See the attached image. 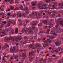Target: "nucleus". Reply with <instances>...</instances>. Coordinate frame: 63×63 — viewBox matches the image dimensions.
Here are the masks:
<instances>
[{"mask_svg": "<svg viewBox=\"0 0 63 63\" xmlns=\"http://www.w3.org/2000/svg\"><path fill=\"white\" fill-rule=\"evenodd\" d=\"M22 56H23V57H25L26 56V54L25 53H23L22 55Z\"/></svg>", "mask_w": 63, "mask_h": 63, "instance_id": "32", "label": "nucleus"}, {"mask_svg": "<svg viewBox=\"0 0 63 63\" xmlns=\"http://www.w3.org/2000/svg\"><path fill=\"white\" fill-rule=\"evenodd\" d=\"M47 27H48V26H45L44 27V28L45 29H46V28H47Z\"/></svg>", "mask_w": 63, "mask_h": 63, "instance_id": "47", "label": "nucleus"}, {"mask_svg": "<svg viewBox=\"0 0 63 63\" xmlns=\"http://www.w3.org/2000/svg\"><path fill=\"white\" fill-rule=\"evenodd\" d=\"M38 42H40L41 41V39H40V38H39L38 39Z\"/></svg>", "mask_w": 63, "mask_h": 63, "instance_id": "41", "label": "nucleus"}, {"mask_svg": "<svg viewBox=\"0 0 63 63\" xmlns=\"http://www.w3.org/2000/svg\"><path fill=\"white\" fill-rule=\"evenodd\" d=\"M50 1V0H46V2L47 3V2H49Z\"/></svg>", "mask_w": 63, "mask_h": 63, "instance_id": "54", "label": "nucleus"}, {"mask_svg": "<svg viewBox=\"0 0 63 63\" xmlns=\"http://www.w3.org/2000/svg\"><path fill=\"white\" fill-rule=\"evenodd\" d=\"M18 28H17L15 30V34H17L18 33Z\"/></svg>", "mask_w": 63, "mask_h": 63, "instance_id": "16", "label": "nucleus"}, {"mask_svg": "<svg viewBox=\"0 0 63 63\" xmlns=\"http://www.w3.org/2000/svg\"><path fill=\"white\" fill-rule=\"evenodd\" d=\"M21 25H22V23H20L19 24V26H21Z\"/></svg>", "mask_w": 63, "mask_h": 63, "instance_id": "55", "label": "nucleus"}, {"mask_svg": "<svg viewBox=\"0 0 63 63\" xmlns=\"http://www.w3.org/2000/svg\"><path fill=\"white\" fill-rule=\"evenodd\" d=\"M58 49L59 51H62L63 49V47H60L58 48Z\"/></svg>", "mask_w": 63, "mask_h": 63, "instance_id": "13", "label": "nucleus"}, {"mask_svg": "<svg viewBox=\"0 0 63 63\" xmlns=\"http://www.w3.org/2000/svg\"><path fill=\"white\" fill-rule=\"evenodd\" d=\"M47 41H48V42H49V43H51V40H50V39H47Z\"/></svg>", "mask_w": 63, "mask_h": 63, "instance_id": "39", "label": "nucleus"}, {"mask_svg": "<svg viewBox=\"0 0 63 63\" xmlns=\"http://www.w3.org/2000/svg\"><path fill=\"white\" fill-rule=\"evenodd\" d=\"M33 47H34V44L33 43H32V44H30L29 45V47L30 48H32Z\"/></svg>", "mask_w": 63, "mask_h": 63, "instance_id": "15", "label": "nucleus"}, {"mask_svg": "<svg viewBox=\"0 0 63 63\" xmlns=\"http://www.w3.org/2000/svg\"><path fill=\"white\" fill-rule=\"evenodd\" d=\"M36 47H38V49L39 50H42L43 49V47L41 45H39V43H36Z\"/></svg>", "mask_w": 63, "mask_h": 63, "instance_id": "1", "label": "nucleus"}, {"mask_svg": "<svg viewBox=\"0 0 63 63\" xmlns=\"http://www.w3.org/2000/svg\"><path fill=\"white\" fill-rule=\"evenodd\" d=\"M53 35H54L55 36H57V34H56L55 33H55H54Z\"/></svg>", "mask_w": 63, "mask_h": 63, "instance_id": "58", "label": "nucleus"}, {"mask_svg": "<svg viewBox=\"0 0 63 63\" xmlns=\"http://www.w3.org/2000/svg\"><path fill=\"white\" fill-rule=\"evenodd\" d=\"M42 7V5L39 4L38 6V7L40 10H42V9H43L44 8Z\"/></svg>", "mask_w": 63, "mask_h": 63, "instance_id": "12", "label": "nucleus"}, {"mask_svg": "<svg viewBox=\"0 0 63 63\" xmlns=\"http://www.w3.org/2000/svg\"><path fill=\"white\" fill-rule=\"evenodd\" d=\"M55 50H54V49H52V50L51 51V52H52V53H54V52H55Z\"/></svg>", "mask_w": 63, "mask_h": 63, "instance_id": "37", "label": "nucleus"}, {"mask_svg": "<svg viewBox=\"0 0 63 63\" xmlns=\"http://www.w3.org/2000/svg\"><path fill=\"white\" fill-rule=\"evenodd\" d=\"M8 40H12V37H9L8 38Z\"/></svg>", "mask_w": 63, "mask_h": 63, "instance_id": "53", "label": "nucleus"}, {"mask_svg": "<svg viewBox=\"0 0 63 63\" xmlns=\"http://www.w3.org/2000/svg\"><path fill=\"white\" fill-rule=\"evenodd\" d=\"M12 22L13 25H16V21H15L14 20H13L12 21Z\"/></svg>", "mask_w": 63, "mask_h": 63, "instance_id": "21", "label": "nucleus"}, {"mask_svg": "<svg viewBox=\"0 0 63 63\" xmlns=\"http://www.w3.org/2000/svg\"><path fill=\"white\" fill-rule=\"evenodd\" d=\"M5 47H9V45L7 44V43H6L5 44Z\"/></svg>", "mask_w": 63, "mask_h": 63, "instance_id": "34", "label": "nucleus"}, {"mask_svg": "<svg viewBox=\"0 0 63 63\" xmlns=\"http://www.w3.org/2000/svg\"><path fill=\"white\" fill-rule=\"evenodd\" d=\"M14 9V7L11 6V7L10 9L11 10H13Z\"/></svg>", "mask_w": 63, "mask_h": 63, "instance_id": "40", "label": "nucleus"}, {"mask_svg": "<svg viewBox=\"0 0 63 63\" xmlns=\"http://www.w3.org/2000/svg\"><path fill=\"white\" fill-rule=\"evenodd\" d=\"M42 25V23H40L38 25V26H40V25Z\"/></svg>", "mask_w": 63, "mask_h": 63, "instance_id": "63", "label": "nucleus"}, {"mask_svg": "<svg viewBox=\"0 0 63 63\" xmlns=\"http://www.w3.org/2000/svg\"><path fill=\"white\" fill-rule=\"evenodd\" d=\"M60 25L61 26H63V21H60Z\"/></svg>", "mask_w": 63, "mask_h": 63, "instance_id": "19", "label": "nucleus"}, {"mask_svg": "<svg viewBox=\"0 0 63 63\" xmlns=\"http://www.w3.org/2000/svg\"><path fill=\"white\" fill-rule=\"evenodd\" d=\"M55 43L56 46L57 47L61 45V42L60 41H57V42H55Z\"/></svg>", "mask_w": 63, "mask_h": 63, "instance_id": "5", "label": "nucleus"}, {"mask_svg": "<svg viewBox=\"0 0 63 63\" xmlns=\"http://www.w3.org/2000/svg\"><path fill=\"white\" fill-rule=\"evenodd\" d=\"M47 59H45L43 60V62L44 63H46V62H47Z\"/></svg>", "mask_w": 63, "mask_h": 63, "instance_id": "35", "label": "nucleus"}, {"mask_svg": "<svg viewBox=\"0 0 63 63\" xmlns=\"http://www.w3.org/2000/svg\"><path fill=\"white\" fill-rule=\"evenodd\" d=\"M36 16L37 18H41V16L40 15L38 14L37 15H36Z\"/></svg>", "mask_w": 63, "mask_h": 63, "instance_id": "20", "label": "nucleus"}, {"mask_svg": "<svg viewBox=\"0 0 63 63\" xmlns=\"http://www.w3.org/2000/svg\"><path fill=\"white\" fill-rule=\"evenodd\" d=\"M58 63H62V62L60 61H58Z\"/></svg>", "mask_w": 63, "mask_h": 63, "instance_id": "50", "label": "nucleus"}, {"mask_svg": "<svg viewBox=\"0 0 63 63\" xmlns=\"http://www.w3.org/2000/svg\"><path fill=\"white\" fill-rule=\"evenodd\" d=\"M15 51L16 52V53H17L18 52V50L17 49L16 50H15Z\"/></svg>", "mask_w": 63, "mask_h": 63, "instance_id": "44", "label": "nucleus"}, {"mask_svg": "<svg viewBox=\"0 0 63 63\" xmlns=\"http://www.w3.org/2000/svg\"><path fill=\"white\" fill-rule=\"evenodd\" d=\"M4 24H4V22H2V25L0 27V34H1L2 33V28L3 27V26L4 25Z\"/></svg>", "mask_w": 63, "mask_h": 63, "instance_id": "4", "label": "nucleus"}, {"mask_svg": "<svg viewBox=\"0 0 63 63\" xmlns=\"http://www.w3.org/2000/svg\"><path fill=\"white\" fill-rule=\"evenodd\" d=\"M55 51L56 53H58V50L57 49H56L55 50Z\"/></svg>", "mask_w": 63, "mask_h": 63, "instance_id": "42", "label": "nucleus"}, {"mask_svg": "<svg viewBox=\"0 0 63 63\" xmlns=\"http://www.w3.org/2000/svg\"><path fill=\"white\" fill-rule=\"evenodd\" d=\"M24 11L25 12V13L27 15L28 14V8L27 7H26L24 9Z\"/></svg>", "mask_w": 63, "mask_h": 63, "instance_id": "7", "label": "nucleus"}, {"mask_svg": "<svg viewBox=\"0 0 63 63\" xmlns=\"http://www.w3.org/2000/svg\"><path fill=\"white\" fill-rule=\"evenodd\" d=\"M9 31V29L8 28H6V31L5 30H3L2 32V34H6V32H8Z\"/></svg>", "mask_w": 63, "mask_h": 63, "instance_id": "8", "label": "nucleus"}, {"mask_svg": "<svg viewBox=\"0 0 63 63\" xmlns=\"http://www.w3.org/2000/svg\"><path fill=\"white\" fill-rule=\"evenodd\" d=\"M58 6H62L63 7V5L61 3H60L58 4Z\"/></svg>", "mask_w": 63, "mask_h": 63, "instance_id": "38", "label": "nucleus"}, {"mask_svg": "<svg viewBox=\"0 0 63 63\" xmlns=\"http://www.w3.org/2000/svg\"><path fill=\"white\" fill-rule=\"evenodd\" d=\"M32 27V28L33 29H35V27Z\"/></svg>", "mask_w": 63, "mask_h": 63, "instance_id": "56", "label": "nucleus"}, {"mask_svg": "<svg viewBox=\"0 0 63 63\" xmlns=\"http://www.w3.org/2000/svg\"><path fill=\"white\" fill-rule=\"evenodd\" d=\"M15 2L16 4H18L19 2H18V0H15Z\"/></svg>", "mask_w": 63, "mask_h": 63, "instance_id": "36", "label": "nucleus"}, {"mask_svg": "<svg viewBox=\"0 0 63 63\" xmlns=\"http://www.w3.org/2000/svg\"><path fill=\"white\" fill-rule=\"evenodd\" d=\"M35 2H34V3H33L32 4V6H34V5H35Z\"/></svg>", "mask_w": 63, "mask_h": 63, "instance_id": "51", "label": "nucleus"}, {"mask_svg": "<svg viewBox=\"0 0 63 63\" xmlns=\"http://www.w3.org/2000/svg\"><path fill=\"white\" fill-rule=\"evenodd\" d=\"M50 31V29H47V31L48 32H49Z\"/></svg>", "mask_w": 63, "mask_h": 63, "instance_id": "48", "label": "nucleus"}, {"mask_svg": "<svg viewBox=\"0 0 63 63\" xmlns=\"http://www.w3.org/2000/svg\"><path fill=\"white\" fill-rule=\"evenodd\" d=\"M31 15H32L30 14V15H29V16L30 17H31Z\"/></svg>", "mask_w": 63, "mask_h": 63, "instance_id": "64", "label": "nucleus"}, {"mask_svg": "<svg viewBox=\"0 0 63 63\" xmlns=\"http://www.w3.org/2000/svg\"><path fill=\"white\" fill-rule=\"evenodd\" d=\"M52 61V59H49L48 61L47 62L48 63H49L51 62Z\"/></svg>", "mask_w": 63, "mask_h": 63, "instance_id": "30", "label": "nucleus"}, {"mask_svg": "<svg viewBox=\"0 0 63 63\" xmlns=\"http://www.w3.org/2000/svg\"><path fill=\"white\" fill-rule=\"evenodd\" d=\"M15 50L13 49L12 48H11L10 49V53H15Z\"/></svg>", "mask_w": 63, "mask_h": 63, "instance_id": "9", "label": "nucleus"}, {"mask_svg": "<svg viewBox=\"0 0 63 63\" xmlns=\"http://www.w3.org/2000/svg\"><path fill=\"white\" fill-rule=\"evenodd\" d=\"M51 34H53L54 33H55V31H52L51 32Z\"/></svg>", "mask_w": 63, "mask_h": 63, "instance_id": "25", "label": "nucleus"}, {"mask_svg": "<svg viewBox=\"0 0 63 63\" xmlns=\"http://www.w3.org/2000/svg\"><path fill=\"white\" fill-rule=\"evenodd\" d=\"M38 28H36V29L34 31L35 32V33H37L38 32Z\"/></svg>", "mask_w": 63, "mask_h": 63, "instance_id": "31", "label": "nucleus"}, {"mask_svg": "<svg viewBox=\"0 0 63 63\" xmlns=\"http://www.w3.org/2000/svg\"><path fill=\"white\" fill-rule=\"evenodd\" d=\"M36 52V51H32L30 52H29V56H33V58L35 57V55H33Z\"/></svg>", "mask_w": 63, "mask_h": 63, "instance_id": "3", "label": "nucleus"}, {"mask_svg": "<svg viewBox=\"0 0 63 63\" xmlns=\"http://www.w3.org/2000/svg\"><path fill=\"white\" fill-rule=\"evenodd\" d=\"M18 56L17 55H15L14 57V58L15 59H17V58H18Z\"/></svg>", "mask_w": 63, "mask_h": 63, "instance_id": "24", "label": "nucleus"}, {"mask_svg": "<svg viewBox=\"0 0 63 63\" xmlns=\"http://www.w3.org/2000/svg\"><path fill=\"white\" fill-rule=\"evenodd\" d=\"M47 20H45L44 21L43 23L44 24H46V23H47Z\"/></svg>", "mask_w": 63, "mask_h": 63, "instance_id": "28", "label": "nucleus"}, {"mask_svg": "<svg viewBox=\"0 0 63 63\" xmlns=\"http://www.w3.org/2000/svg\"><path fill=\"white\" fill-rule=\"evenodd\" d=\"M10 3L11 4L13 3V0H11V1H10Z\"/></svg>", "mask_w": 63, "mask_h": 63, "instance_id": "45", "label": "nucleus"}, {"mask_svg": "<svg viewBox=\"0 0 63 63\" xmlns=\"http://www.w3.org/2000/svg\"><path fill=\"white\" fill-rule=\"evenodd\" d=\"M55 27H56V29L58 30H59V28H60V26L58 24H57V25L55 26Z\"/></svg>", "mask_w": 63, "mask_h": 63, "instance_id": "11", "label": "nucleus"}, {"mask_svg": "<svg viewBox=\"0 0 63 63\" xmlns=\"http://www.w3.org/2000/svg\"><path fill=\"white\" fill-rule=\"evenodd\" d=\"M22 37L20 35V36H17L16 37V42H18V40H21L22 39Z\"/></svg>", "mask_w": 63, "mask_h": 63, "instance_id": "2", "label": "nucleus"}, {"mask_svg": "<svg viewBox=\"0 0 63 63\" xmlns=\"http://www.w3.org/2000/svg\"><path fill=\"white\" fill-rule=\"evenodd\" d=\"M28 30H27V29L26 28H24V29H22V33H24V32H27Z\"/></svg>", "mask_w": 63, "mask_h": 63, "instance_id": "6", "label": "nucleus"}, {"mask_svg": "<svg viewBox=\"0 0 63 63\" xmlns=\"http://www.w3.org/2000/svg\"><path fill=\"white\" fill-rule=\"evenodd\" d=\"M33 57H33V56H32V57H30L29 59V61L30 62H32V59H33Z\"/></svg>", "mask_w": 63, "mask_h": 63, "instance_id": "18", "label": "nucleus"}, {"mask_svg": "<svg viewBox=\"0 0 63 63\" xmlns=\"http://www.w3.org/2000/svg\"><path fill=\"white\" fill-rule=\"evenodd\" d=\"M11 32L12 33V34H13L14 33V30H12L11 31Z\"/></svg>", "mask_w": 63, "mask_h": 63, "instance_id": "49", "label": "nucleus"}, {"mask_svg": "<svg viewBox=\"0 0 63 63\" xmlns=\"http://www.w3.org/2000/svg\"><path fill=\"white\" fill-rule=\"evenodd\" d=\"M40 33H45V31L40 32Z\"/></svg>", "mask_w": 63, "mask_h": 63, "instance_id": "61", "label": "nucleus"}, {"mask_svg": "<svg viewBox=\"0 0 63 63\" xmlns=\"http://www.w3.org/2000/svg\"><path fill=\"white\" fill-rule=\"evenodd\" d=\"M19 9L18 7H16L15 8L14 10V11H16V10H18Z\"/></svg>", "mask_w": 63, "mask_h": 63, "instance_id": "26", "label": "nucleus"}, {"mask_svg": "<svg viewBox=\"0 0 63 63\" xmlns=\"http://www.w3.org/2000/svg\"><path fill=\"white\" fill-rule=\"evenodd\" d=\"M30 22V21H29V20H27L26 21V24H27L29 22Z\"/></svg>", "mask_w": 63, "mask_h": 63, "instance_id": "29", "label": "nucleus"}, {"mask_svg": "<svg viewBox=\"0 0 63 63\" xmlns=\"http://www.w3.org/2000/svg\"><path fill=\"white\" fill-rule=\"evenodd\" d=\"M52 7H53V8H49L48 9H49L50 10H52V9H56V7H55V6L53 5L52 6Z\"/></svg>", "mask_w": 63, "mask_h": 63, "instance_id": "14", "label": "nucleus"}, {"mask_svg": "<svg viewBox=\"0 0 63 63\" xmlns=\"http://www.w3.org/2000/svg\"><path fill=\"white\" fill-rule=\"evenodd\" d=\"M36 14L37 12L36 11H34L33 12L32 15H33V16H34V15H36Z\"/></svg>", "mask_w": 63, "mask_h": 63, "instance_id": "22", "label": "nucleus"}, {"mask_svg": "<svg viewBox=\"0 0 63 63\" xmlns=\"http://www.w3.org/2000/svg\"><path fill=\"white\" fill-rule=\"evenodd\" d=\"M10 59H14V57H11L10 58Z\"/></svg>", "mask_w": 63, "mask_h": 63, "instance_id": "62", "label": "nucleus"}, {"mask_svg": "<svg viewBox=\"0 0 63 63\" xmlns=\"http://www.w3.org/2000/svg\"><path fill=\"white\" fill-rule=\"evenodd\" d=\"M43 47L44 48L46 47V45H43Z\"/></svg>", "mask_w": 63, "mask_h": 63, "instance_id": "57", "label": "nucleus"}, {"mask_svg": "<svg viewBox=\"0 0 63 63\" xmlns=\"http://www.w3.org/2000/svg\"><path fill=\"white\" fill-rule=\"evenodd\" d=\"M16 16V14H14L13 16V17H15V16Z\"/></svg>", "mask_w": 63, "mask_h": 63, "instance_id": "60", "label": "nucleus"}, {"mask_svg": "<svg viewBox=\"0 0 63 63\" xmlns=\"http://www.w3.org/2000/svg\"><path fill=\"white\" fill-rule=\"evenodd\" d=\"M54 38V36H51V39H53V38Z\"/></svg>", "mask_w": 63, "mask_h": 63, "instance_id": "46", "label": "nucleus"}, {"mask_svg": "<svg viewBox=\"0 0 63 63\" xmlns=\"http://www.w3.org/2000/svg\"><path fill=\"white\" fill-rule=\"evenodd\" d=\"M29 31L30 33H32V32H33V31H32V28H29Z\"/></svg>", "mask_w": 63, "mask_h": 63, "instance_id": "23", "label": "nucleus"}, {"mask_svg": "<svg viewBox=\"0 0 63 63\" xmlns=\"http://www.w3.org/2000/svg\"><path fill=\"white\" fill-rule=\"evenodd\" d=\"M37 62H38V59H36L35 60V63H37Z\"/></svg>", "mask_w": 63, "mask_h": 63, "instance_id": "43", "label": "nucleus"}, {"mask_svg": "<svg viewBox=\"0 0 63 63\" xmlns=\"http://www.w3.org/2000/svg\"><path fill=\"white\" fill-rule=\"evenodd\" d=\"M49 25L52 27L53 26V24H50Z\"/></svg>", "mask_w": 63, "mask_h": 63, "instance_id": "52", "label": "nucleus"}, {"mask_svg": "<svg viewBox=\"0 0 63 63\" xmlns=\"http://www.w3.org/2000/svg\"><path fill=\"white\" fill-rule=\"evenodd\" d=\"M8 40V37H5L4 39V40L5 42H7Z\"/></svg>", "mask_w": 63, "mask_h": 63, "instance_id": "27", "label": "nucleus"}, {"mask_svg": "<svg viewBox=\"0 0 63 63\" xmlns=\"http://www.w3.org/2000/svg\"><path fill=\"white\" fill-rule=\"evenodd\" d=\"M29 1V0H25V2H26V3L27 2Z\"/></svg>", "mask_w": 63, "mask_h": 63, "instance_id": "59", "label": "nucleus"}, {"mask_svg": "<svg viewBox=\"0 0 63 63\" xmlns=\"http://www.w3.org/2000/svg\"><path fill=\"white\" fill-rule=\"evenodd\" d=\"M17 18H18V20L19 21H21V20L20 19V18L19 17H17Z\"/></svg>", "mask_w": 63, "mask_h": 63, "instance_id": "33", "label": "nucleus"}, {"mask_svg": "<svg viewBox=\"0 0 63 63\" xmlns=\"http://www.w3.org/2000/svg\"><path fill=\"white\" fill-rule=\"evenodd\" d=\"M19 9H20L21 10H23V6L22 5H20V6L19 7Z\"/></svg>", "mask_w": 63, "mask_h": 63, "instance_id": "17", "label": "nucleus"}, {"mask_svg": "<svg viewBox=\"0 0 63 63\" xmlns=\"http://www.w3.org/2000/svg\"><path fill=\"white\" fill-rule=\"evenodd\" d=\"M17 15H18L17 17H21L22 16V15H21V13H20V12H18L17 13Z\"/></svg>", "mask_w": 63, "mask_h": 63, "instance_id": "10", "label": "nucleus"}]
</instances>
